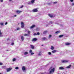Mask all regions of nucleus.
<instances>
[{
  "mask_svg": "<svg viewBox=\"0 0 74 74\" xmlns=\"http://www.w3.org/2000/svg\"><path fill=\"white\" fill-rule=\"evenodd\" d=\"M21 28H23L25 26V24H24V23L23 22H21Z\"/></svg>",
  "mask_w": 74,
  "mask_h": 74,
  "instance_id": "nucleus-1",
  "label": "nucleus"
},
{
  "mask_svg": "<svg viewBox=\"0 0 74 74\" xmlns=\"http://www.w3.org/2000/svg\"><path fill=\"white\" fill-rule=\"evenodd\" d=\"M22 12V11H19L18 10L16 11V12L17 13V14H20V13H21Z\"/></svg>",
  "mask_w": 74,
  "mask_h": 74,
  "instance_id": "nucleus-2",
  "label": "nucleus"
},
{
  "mask_svg": "<svg viewBox=\"0 0 74 74\" xmlns=\"http://www.w3.org/2000/svg\"><path fill=\"white\" fill-rule=\"evenodd\" d=\"M61 62L62 63H67V62H69V61L67 60H61Z\"/></svg>",
  "mask_w": 74,
  "mask_h": 74,
  "instance_id": "nucleus-3",
  "label": "nucleus"
},
{
  "mask_svg": "<svg viewBox=\"0 0 74 74\" xmlns=\"http://www.w3.org/2000/svg\"><path fill=\"white\" fill-rule=\"evenodd\" d=\"M32 11L34 12H36L38 11V10H37V8H35L33 9L32 10Z\"/></svg>",
  "mask_w": 74,
  "mask_h": 74,
  "instance_id": "nucleus-4",
  "label": "nucleus"
},
{
  "mask_svg": "<svg viewBox=\"0 0 74 74\" xmlns=\"http://www.w3.org/2000/svg\"><path fill=\"white\" fill-rule=\"evenodd\" d=\"M55 71V68H53L49 72L50 73H53Z\"/></svg>",
  "mask_w": 74,
  "mask_h": 74,
  "instance_id": "nucleus-5",
  "label": "nucleus"
},
{
  "mask_svg": "<svg viewBox=\"0 0 74 74\" xmlns=\"http://www.w3.org/2000/svg\"><path fill=\"white\" fill-rule=\"evenodd\" d=\"M11 70H12V68H11L7 69V72H9V71H10Z\"/></svg>",
  "mask_w": 74,
  "mask_h": 74,
  "instance_id": "nucleus-6",
  "label": "nucleus"
},
{
  "mask_svg": "<svg viewBox=\"0 0 74 74\" xmlns=\"http://www.w3.org/2000/svg\"><path fill=\"white\" fill-rule=\"evenodd\" d=\"M30 46L31 48L32 49H34V46L33 45H30Z\"/></svg>",
  "mask_w": 74,
  "mask_h": 74,
  "instance_id": "nucleus-7",
  "label": "nucleus"
},
{
  "mask_svg": "<svg viewBox=\"0 0 74 74\" xmlns=\"http://www.w3.org/2000/svg\"><path fill=\"white\" fill-rule=\"evenodd\" d=\"M37 40V39L36 38H34L32 40V41H36Z\"/></svg>",
  "mask_w": 74,
  "mask_h": 74,
  "instance_id": "nucleus-8",
  "label": "nucleus"
},
{
  "mask_svg": "<svg viewBox=\"0 0 74 74\" xmlns=\"http://www.w3.org/2000/svg\"><path fill=\"white\" fill-rule=\"evenodd\" d=\"M65 44L66 45H70L71 44V43L69 42H66L65 43Z\"/></svg>",
  "mask_w": 74,
  "mask_h": 74,
  "instance_id": "nucleus-9",
  "label": "nucleus"
},
{
  "mask_svg": "<svg viewBox=\"0 0 74 74\" xmlns=\"http://www.w3.org/2000/svg\"><path fill=\"white\" fill-rule=\"evenodd\" d=\"M64 69V68L63 66H61L59 67V69H60V70H63Z\"/></svg>",
  "mask_w": 74,
  "mask_h": 74,
  "instance_id": "nucleus-10",
  "label": "nucleus"
},
{
  "mask_svg": "<svg viewBox=\"0 0 74 74\" xmlns=\"http://www.w3.org/2000/svg\"><path fill=\"white\" fill-rule=\"evenodd\" d=\"M35 26L36 25H33L30 27V28L32 29V28H34V27H35Z\"/></svg>",
  "mask_w": 74,
  "mask_h": 74,
  "instance_id": "nucleus-11",
  "label": "nucleus"
},
{
  "mask_svg": "<svg viewBox=\"0 0 74 74\" xmlns=\"http://www.w3.org/2000/svg\"><path fill=\"white\" fill-rule=\"evenodd\" d=\"M22 69L23 71H25L26 70V68L25 66H23L22 67Z\"/></svg>",
  "mask_w": 74,
  "mask_h": 74,
  "instance_id": "nucleus-12",
  "label": "nucleus"
},
{
  "mask_svg": "<svg viewBox=\"0 0 74 74\" xmlns=\"http://www.w3.org/2000/svg\"><path fill=\"white\" fill-rule=\"evenodd\" d=\"M48 15L51 18H53V15H51V14H48Z\"/></svg>",
  "mask_w": 74,
  "mask_h": 74,
  "instance_id": "nucleus-13",
  "label": "nucleus"
},
{
  "mask_svg": "<svg viewBox=\"0 0 74 74\" xmlns=\"http://www.w3.org/2000/svg\"><path fill=\"white\" fill-rule=\"evenodd\" d=\"M47 39V38L45 37H43L42 38V41H44V40H45V39Z\"/></svg>",
  "mask_w": 74,
  "mask_h": 74,
  "instance_id": "nucleus-14",
  "label": "nucleus"
},
{
  "mask_svg": "<svg viewBox=\"0 0 74 74\" xmlns=\"http://www.w3.org/2000/svg\"><path fill=\"white\" fill-rule=\"evenodd\" d=\"M21 39L22 41H23V40H24V37H23V36H21Z\"/></svg>",
  "mask_w": 74,
  "mask_h": 74,
  "instance_id": "nucleus-15",
  "label": "nucleus"
},
{
  "mask_svg": "<svg viewBox=\"0 0 74 74\" xmlns=\"http://www.w3.org/2000/svg\"><path fill=\"white\" fill-rule=\"evenodd\" d=\"M2 34L3 33L1 32V30H0V37H3Z\"/></svg>",
  "mask_w": 74,
  "mask_h": 74,
  "instance_id": "nucleus-16",
  "label": "nucleus"
},
{
  "mask_svg": "<svg viewBox=\"0 0 74 74\" xmlns=\"http://www.w3.org/2000/svg\"><path fill=\"white\" fill-rule=\"evenodd\" d=\"M48 32V31H44L43 32V34H46L47 32Z\"/></svg>",
  "mask_w": 74,
  "mask_h": 74,
  "instance_id": "nucleus-17",
  "label": "nucleus"
},
{
  "mask_svg": "<svg viewBox=\"0 0 74 74\" xmlns=\"http://www.w3.org/2000/svg\"><path fill=\"white\" fill-rule=\"evenodd\" d=\"M35 1V0H32L31 1V3H32V4H33Z\"/></svg>",
  "mask_w": 74,
  "mask_h": 74,
  "instance_id": "nucleus-18",
  "label": "nucleus"
},
{
  "mask_svg": "<svg viewBox=\"0 0 74 74\" xmlns=\"http://www.w3.org/2000/svg\"><path fill=\"white\" fill-rule=\"evenodd\" d=\"M56 52V50H53V51H52V53H55Z\"/></svg>",
  "mask_w": 74,
  "mask_h": 74,
  "instance_id": "nucleus-19",
  "label": "nucleus"
},
{
  "mask_svg": "<svg viewBox=\"0 0 74 74\" xmlns=\"http://www.w3.org/2000/svg\"><path fill=\"white\" fill-rule=\"evenodd\" d=\"M51 37H52V35H49L48 38L49 39L51 38Z\"/></svg>",
  "mask_w": 74,
  "mask_h": 74,
  "instance_id": "nucleus-20",
  "label": "nucleus"
},
{
  "mask_svg": "<svg viewBox=\"0 0 74 74\" xmlns=\"http://www.w3.org/2000/svg\"><path fill=\"white\" fill-rule=\"evenodd\" d=\"M71 65H69V66H67V67H66V68L67 69H69V68H70V67H71Z\"/></svg>",
  "mask_w": 74,
  "mask_h": 74,
  "instance_id": "nucleus-21",
  "label": "nucleus"
},
{
  "mask_svg": "<svg viewBox=\"0 0 74 74\" xmlns=\"http://www.w3.org/2000/svg\"><path fill=\"white\" fill-rule=\"evenodd\" d=\"M51 49L52 50H53L54 49V47L53 46H51Z\"/></svg>",
  "mask_w": 74,
  "mask_h": 74,
  "instance_id": "nucleus-22",
  "label": "nucleus"
},
{
  "mask_svg": "<svg viewBox=\"0 0 74 74\" xmlns=\"http://www.w3.org/2000/svg\"><path fill=\"white\" fill-rule=\"evenodd\" d=\"M60 33V31H57V32H56L55 33L56 34H58V33Z\"/></svg>",
  "mask_w": 74,
  "mask_h": 74,
  "instance_id": "nucleus-23",
  "label": "nucleus"
},
{
  "mask_svg": "<svg viewBox=\"0 0 74 74\" xmlns=\"http://www.w3.org/2000/svg\"><path fill=\"white\" fill-rule=\"evenodd\" d=\"M12 60H13V62H15V61L16 60V59H15V58H13Z\"/></svg>",
  "mask_w": 74,
  "mask_h": 74,
  "instance_id": "nucleus-24",
  "label": "nucleus"
},
{
  "mask_svg": "<svg viewBox=\"0 0 74 74\" xmlns=\"http://www.w3.org/2000/svg\"><path fill=\"white\" fill-rule=\"evenodd\" d=\"M27 54H28V52H25V53H24V55H27Z\"/></svg>",
  "mask_w": 74,
  "mask_h": 74,
  "instance_id": "nucleus-25",
  "label": "nucleus"
},
{
  "mask_svg": "<svg viewBox=\"0 0 74 74\" xmlns=\"http://www.w3.org/2000/svg\"><path fill=\"white\" fill-rule=\"evenodd\" d=\"M63 36V35H61L59 36V37H62Z\"/></svg>",
  "mask_w": 74,
  "mask_h": 74,
  "instance_id": "nucleus-26",
  "label": "nucleus"
},
{
  "mask_svg": "<svg viewBox=\"0 0 74 74\" xmlns=\"http://www.w3.org/2000/svg\"><path fill=\"white\" fill-rule=\"evenodd\" d=\"M27 32L28 34H30V32L29 31H28Z\"/></svg>",
  "mask_w": 74,
  "mask_h": 74,
  "instance_id": "nucleus-27",
  "label": "nucleus"
},
{
  "mask_svg": "<svg viewBox=\"0 0 74 74\" xmlns=\"http://www.w3.org/2000/svg\"><path fill=\"white\" fill-rule=\"evenodd\" d=\"M17 30H19L20 29L19 27H18L16 29Z\"/></svg>",
  "mask_w": 74,
  "mask_h": 74,
  "instance_id": "nucleus-28",
  "label": "nucleus"
},
{
  "mask_svg": "<svg viewBox=\"0 0 74 74\" xmlns=\"http://www.w3.org/2000/svg\"><path fill=\"white\" fill-rule=\"evenodd\" d=\"M38 56H41V52H40L38 54Z\"/></svg>",
  "mask_w": 74,
  "mask_h": 74,
  "instance_id": "nucleus-29",
  "label": "nucleus"
},
{
  "mask_svg": "<svg viewBox=\"0 0 74 74\" xmlns=\"http://www.w3.org/2000/svg\"><path fill=\"white\" fill-rule=\"evenodd\" d=\"M15 69L16 70H17V69H19V68L18 67H16L15 68Z\"/></svg>",
  "mask_w": 74,
  "mask_h": 74,
  "instance_id": "nucleus-30",
  "label": "nucleus"
},
{
  "mask_svg": "<svg viewBox=\"0 0 74 74\" xmlns=\"http://www.w3.org/2000/svg\"><path fill=\"white\" fill-rule=\"evenodd\" d=\"M29 52V53H32V50H30Z\"/></svg>",
  "mask_w": 74,
  "mask_h": 74,
  "instance_id": "nucleus-31",
  "label": "nucleus"
},
{
  "mask_svg": "<svg viewBox=\"0 0 74 74\" xmlns=\"http://www.w3.org/2000/svg\"><path fill=\"white\" fill-rule=\"evenodd\" d=\"M24 36H29V35H28L27 34H24Z\"/></svg>",
  "mask_w": 74,
  "mask_h": 74,
  "instance_id": "nucleus-32",
  "label": "nucleus"
},
{
  "mask_svg": "<svg viewBox=\"0 0 74 74\" xmlns=\"http://www.w3.org/2000/svg\"><path fill=\"white\" fill-rule=\"evenodd\" d=\"M48 54H49V55H51V53L50 52H49Z\"/></svg>",
  "mask_w": 74,
  "mask_h": 74,
  "instance_id": "nucleus-33",
  "label": "nucleus"
},
{
  "mask_svg": "<svg viewBox=\"0 0 74 74\" xmlns=\"http://www.w3.org/2000/svg\"><path fill=\"white\" fill-rule=\"evenodd\" d=\"M14 45V43H12V44H11V45Z\"/></svg>",
  "mask_w": 74,
  "mask_h": 74,
  "instance_id": "nucleus-34",
  "label": "nucleus"
},
{
  "mask_svg": "<svg viewBox=\"0 0 74 74\" xmlns=\"http://www.w3.org/2000/svg\"><path fill=\"white\" fill-rule=\"evenodd\" d=\"M16 15H14V16L12 17V18H14V17H16Z\"/></svg>",
  "mask_w": 74,
  "mask_h": 74,
  "instance_id": "nucleus-35",
  "label": "nucleus"
},
{
  "mask_svg": "<svg viewBox=\"0 0 74 74\" xmlns=\"http://www.w3.org/2000/svg\"><path fill=\"white\" fill-rule=\"evenodd\" d=\"M37 35H40V33L39 32H38L37 33Z\"/></svg>",
  "mask_w": 74,
  "mask_h": 74,
  "instance_id": "nucleus-36",
  "label": "nucleus"
},
{
  "mask_svg": "<svg viewBox=\"0 0 74 74\" xmlns=\"http://www.w3.org/2000/svg\"><path fill=\"white\" fill-rule=\"evenodd\" d=\"M34 53H31V55H34Z\"/></svg>",
  "mask_w": 74,
  "mask_h": 74,
  "instance_id": "nucleus-37",
  "label": "nucleus"
},
{
  "mask_svg": "<svg viewBox=\"0 0 74 74\" xmlns=\"http://www.w3.org/2000/svg\"><path fill=\"white\" fill-rule=\"evenodd\" d=\"M3 64V63L1 62H0V66L1 65H2Z\"/></svg>",
  "mask_w": 74,
  "mask_h": 74,
  "instance_id": "nucleus-38",
  "label": "nucleus"
},
{
  "mask_svg": "<svg viewBox=\"0 0 74 74\" xmlns=\"http://www.w3.org/2000/svg\"><path fill=\"white\" fill-rule=\"evenodd\" d=\"M53 4H56L57 3V2L56 1L53 3Z\"/></svg>",
  "mask_w": 74,
  "mask_h": 74,
  "instance_id": "nucleus-39",
  "label": "nucleus"
},
{
  "mask_svg": "<svg viewBox=\"0 0 74 74\" xmlns=\"http://www.w3.org/2000/svg\"><path fill=\"white\" fill-rule=\"evenodd\" d=\"M37 34H36V33H34V36H36Z\"/></svg>",
  "mask_w": 74,
  "mask_h": 74,
  "instance_id": "nucleus-40",
  "label": "nucleus"
},
{
  "mask_svg": "<svg viewBox=\"0 0 74 74\" xmlns=\"http://www.w3.org/2000/svg\"><path fill=\"white\" fill-rule=\"evenodd\" d=\"M3 23H0V25H3Z\"/></svg>",
  "mask_w": 74,
  "mask_h": 74,
  "instance_id": "nucleus-41",
  "label": "nucleus"
},
{
  "mask_svg": "<svg viewBox=\"0 0 74 74\" xmlns=\"http://www.w3.org/2000/svg\"><path fill=\"white\" fill-rule=\"evenodd\" d=\"M23 5H22V6H21L20 7V8H23Z\"/></svg>",
  "mask_w": 74,
  "mask_h": 74,
  "instance_id": "nucleus-42",
  "label": "nucleus"
},
{
  "mask_svg": "<svg viewBox=\"0 0 74 74\" xmlns=\"http://www.w3.org/2000/svg\"><path fill=\"white\" fill-rule=\"evenodd\" d=\"M1 2H3V0H0Z\"/></svg>",
  "mask_w": 74,
  "mask_h": 74,
  "instance_id": "nucleus-43",
  "label": "nucleus"
},
{
  "mask_svg": "<svg viewBox=\"0 0 74 74\" xmlns=\"http://www.w3.org/2000/svg\"><path fill=\"white\" fill-rule=\"evenodd\" d=\"M73 0H70V1H71V2H73Z\"/></svg>",
  "mask_w": 74,
  "mask_h": 74,
  "instance_id": "nucleus-44",
  "label": "nucleus"
},
{
  "mask_svg": "<svg viewBox=\"0 0 74 74\" xmlns=\"http://www.w3.org/2000/svg\"><path fill=\"white\" fill-rule=\"evenodd\" d=\"M8 23L7 22H6V23H5V25H7V24H8Z\"/></svg>",
  "mask_w": 74,
  "mask_h": 74,
  "instance_id": "nucleus-45",
  "label": "nucleus"
},
{
  "mask_svg": "<svg viewBox=\"0 0 74 74\" xmlns=\"http://www.w3.org/2000/svg\"><path fill=\"white\" fill-rule=\"evenodd\" d=\"M8 41V40H10V38H8L7 39Z\"/></svg>",
  "mask_w": 74,
  "mask_h": 74,
  "instance_id": "nucleus-46",
  "label": "nucleus"
},
{
  "mask_svg": "<svg viewBox=\"0 0 74 74\" xmlns=\"http://www.w3.org/2000/svg\"><path fill=\"white\" fill-rule=\"evenodd\" d=\"M50 23H51V24H52V22L51 21V22H50Z\"/></svg>",
  "mask_w": 74,
  "mask_h": 74,
  "instance_id": "nucleus-47",
  "label": "nucleus"
},
{
  "mask_svg": "<svg viewBox=\"0 0 74 74\" xmlns=\"http://www.w3.org/2000/svg\"><path fill=\"white\" fill-rule=\"evenodd\" d=\"M72 5L73 6L74 5V3H72Z\"/></svg>",
  "mask_w": 74,
  "mask_h": 74,
  "instance_id": "nucleus-48",
  "label": "nucleus"
},
{
  "mask_svg": "<svg viewBox=\"0 0 74 74\" xmlns=\"http://www.w3.org/2000/svg\"><path fill=\"white\" fill-rule=\"evenodd\" d=\"M12 1V0H9V1Z\"/></svg>",
  "mask_w": 74,
  "mask_h": 74,
  "instance_id": "nucleus-49",
  "label": "nucleus"
},
{
  "mask_svg": "<svg viewBox=\"0 0 74 74\" xmlns=\"http://www.w3.org/2000/svg\"><path fill=\"white\" fill-rule=\"evenodd\" d=\"M48 4H51V3H48Z\"/></svg>",
  "mask_w": 74,
  "mask_h": 74,
  "instance_id": "nucleus-50",
  "label": "nucleus"
},
{
  "mask_svg": "<svg viewBox=\"0 0 74 74\" xmlns=\"http://www.w3.org/2000/svg\"><path fill=\"white\" fill-rule=\"evenodd\" d=\"M6 51H8V50H6Z\"/></svg>",
  "mask_w": 74,
  "mask_h": 74,
  "instance_id": "nucleus-51",
  "label": "nucleus"
},
{
  "mask_svg": "<svg viewBox=\"0 0 74 74\" xmlns=\"http://www.w3.org/2000/svg\"><path fill=\"white\" fill-rule=\"evenodd\" d=\"M28 3H30V2H29Z\"/></svg>",
  "mask_w": 74,
  "mask_h": 74,
  "instance_id": "nucleus-52",
  "label": "nucleus"
},
{
  "mask_svg": "<svg viewBox=\"0 0 74 74\" xmlns=\"http://www.w3.org/2000/svg\"><path fill=\"white\" fill-rule=\"evenodd\" d=\"M18 25H19V23H18Z\"/></svg>",
  "mask_w": 74,
  "mask_h": 74,
  "instance_id": "nucleus-53",
  "label": "nucleus"
},
{
  "mask_svg": "<svg viewBox=\"0 0 74 74\" xmlns=\"http://www.w3.org/2000/svg\"><path fill=\"white\" fill-rule=\"evenodd\" d=\"M42 46H43V45H42Z\"/></svg>",
  "mask_w": 74,
  "mask_h": 74,
  "instance_id": "nucleus-54",
  "label": "nucleus"
},
{
  "mask_svg": "<svg viewBox=\"0 0 74 74\" xmlns=\"http://www.w3.org/2000/svg\"><path fill=\"white\" fill-rule=\"evenodd\" d=\"M73 64V65H74V64Z\"/></svg>",
  "mask_w": 74,
  "mask_h": 74,
  "instance_id": "nucleus-55",
  "label": "nucleus"
},
{
  "mask_svg": "<svg viewBox=\"0 0 74 74\" xmlns=\"http://www.w3.org/2000/svg\"><path fill=\"white\" fill-rule=\"evenodd\" d=\"M28 4H29V3H28Z\"/></svg>",
  "mask_w": 74,
  "mask_h": 74,
  "instance_id": "nucleus-56",
  "label": "nucleus"
},
{
  "mask_svg": "<svg viewBox=\"0 0 74 74\" xmlns=\"http://www.w3.org/2000/svg\"><path fill=\"white\" fill-rule=\"evenodd\" d=\"M0 74H1V73H0Z\"/></svg>",
  "mask_w": 74,
  "mask_h": 74,
  "instance_id": "nucleus-57",
  "label": "nucleus"
}]
</instances>
